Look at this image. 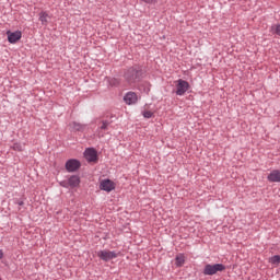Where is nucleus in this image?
Masks as SVG:
<instances>
[{"label": "nucleus", "instance_id": "1", "mask_svg": "<svg viewBox=\"0 0 280 280\" xmlns=\"http://www.w3.org/2000/svg\"><path fill=\"white\" fill-rule=\"evenodd\" d=\"M124 78L128 84H138L145 78V70L141 65H135L125 70Z\"/></svg>", "mask_w": 280, "mask_h": 280}, {"label": "nucleus", "instance_id": "2", "mask_svg": "<svg viewBox=\"0 0 280 280\" xmlns=\"http://www.w3.org/2000/svg\"><path fill=\"white\" fill-rule=\"evenodd\" d=\"M224 270H226V266H224V264H207L203 267L202 273L205 276L213 277V275H218V272H224Z\"/></svg>", "mask_w": 280, "mask_h": 280}, {"label": "nucleus", "instance_id": "3", "mask_svg": "<svg viewBox=\"0 0 280 280\" xmlns=\"http://www.w3.org/2000/svg\"><path fill=\"white\" fill-rule=\"evenodd\" d=\"M59 185L65 189H75V187H80V176L71 175L68 179L61 180Z\"/></svg>", "mask_w": 280, "mask_h": 280}, {"label": "nucleus", "instance_id": "4", "mask_svg": "<svg viewBox=\"0 0 280 280\" xmlns=\"http://www.w3.org/2000/svg\"><path fill=\"white\" fill-rule=\"evenodd\" d=\"M97 257L102 259V261H110L112 259H117L119 257V253L115 250H106L102 249L97 252Z\"/></svg>", "mask_w": 280, "mask_h": 280}, {"label": "nucleus", "instance_id": "5", "mask_svg": "<svg viewBox=\"0 0 280 280\" xmlns=\"http://www.w3.org/2000/svg\"><path fill=\"white\" fill-rule=\"evenodd\" d=\"M187 91H189V82L183 79L177 80L176 91H175L176 95H178L179 97H183V95H185Z\"/></svg>", "mask_w": 280, "mask_h": 280}, {"label": "nucleus", "instance_id": "6", "mask_svg": "<svg viewBox=\"0 0 280 280\" xmlns=\"http://www.w3.org/2000/svg\"><path fill=\"white\" fill-rule=\"evenodd\" d=\"M82 164L80 163V160L77 159H70L66 162V170L69 173L78 172Z\"/></svg>", "mask_w": 280, "mask_h": 280}, {"label": "nucleus", "instance_id": "7", "mask_svg": "<svg viewBox=\"0 0 280 280\" xmlns=\"http://www.w3.org/2000/svg\"><path fill=\"white\" fill-rule=\"evenodd\" d=\"M124 102L127 106H132L139 102V96L136 92H127L124 96Z\"/></svg>", "mask_w": 280, "mask_h": 280}, {"label": "nucleus", "instance_id": "8", "mask_svg": "<svg viewBox=\"0 0 280 280\" xmlns=\"http://www.w3.org/2000/svg\"><path fill=\"white\" fill-rule=\"evenodd\" d=\"M84 156L88 163H95L97 162V150L94 148H88L84 151Z\"/></svg>", "mask_w": 280, "mask_h": 280}, {"label": "nucleus", "instance_id": "9", "mask_svg": "<svg viewBox=\"0 0 280 280\" xmlns=\"http://www.w3.org/2000/svg\"><path fill=\"white\" fill-rule=\"evenodd\" d=\"M7 36H8V42L11 45H14V43H19V40H21V37L23 36V34L21 33V31H15V32H7Z\"/></svg>", "mask_w": 280, "mask_h": 280}, {"label": "nucleus", "instance_id": "10", "mask_svg": "<svg viewBox=\"0 0 280 280\" xmlns=\"http://www.w3.org/2000/svg\"><path fill=\"white\" fill-rule=\"evenodd\" d=\"M100 189L109 194V191H113L115 189V182L110 179H103L101 182Z\"/></svg>", "mask_w": 280, "mask_h": 280}, {"label": "nucleus", "instance_id": "11", "mask_svg": "<svg viewBox=\"0 0 280 280\" xmlns=\"http://www.w3.org/2000/svg\"><path fill=\"white\" fill-rule=\"evenodd\" d=\"M267 180L269 183H280V171L279 170L271 171L267 176Z\"/></svg>", "mask_w": 280, "mask_h": 280}, {"label": "nucleus", "instance_id": "12", "mask_svg": "<svg viewBox=\"0 0 280 280\" xmlns=\"http://www.w3.org/2000/svg\"><path fill=\"white\" fill-rule=\"evenodd\" d=\"M110 126L109 120H102V126L97 128L96 132L98 137H104V133H102V130H108V127Z\"/></svg>", "mask_w": 280, "mask_h": 280}, {"label": "nucleus", "instance_id": "13", "mask_svg": "<svg viewBox=\"0 0 280 280\" xmlns=\"http://www.w3.org/2000/svg\"><path fill=\"white\" fill-rule=\"evenodd\" d=\"M175 266L177 268H183V266H185V254H178L175 257Z\"/></svg>", "mask_w": 280, "mask_h": 280}, {"label": "nucleus", "instance_id": "14", "mask_svg": "<svg viewBox=\"0 0 280 280\" xmlns=\"http://www.w3.org/2000/svg\"><path fill=\"white\" fill-rule=\"evenodd\" d=\"M72 126V130H74V132H84V129L86 128V125H82L78 121H73L71 124Z\"/></svg>", "mask_w": 280, "mask_h": 280}, {"label": "nucleus", "instance_id": "15", "mask_svg": "<svg viewBox=\"0 0 280 280\" xmlns=\"http://www.w3.org/2000/svg\"><path fill=\"white\" fill-rule=\"evenodd\" d=\"M107 86L115 88L119 86L120 81L117 78L106 77Z\"/></svg>", "mask_w": 280, "mask_h": 280}, {"label": "nucleus", "instance_id": "16", "mask_svg": "<svg viewBox=\"0 0 280 280\" xmlns=\"http://www.w3.org/2000/svg\"><path fill=\"white\" fill-rule=\"evenodd\" d=\"M49 14L45 11H42L39 13V21L42 23V25H47V23H49Z\"/></svg>", "mask_w": 280, "mask_h": 280}, {"label": "nucleus", "instance_id": "17", "mask_svg": "<svg viewBox=\"0 0 280 280\" xmlns=\"http://www.w3.org/2000/svg\"><path fill=\"white\" fill-rule=\"evenodd\" d=\"M12 150H14L15 152H23V150H25V144L21 142H15L12 145Z\"/></svg>", "mask_w": 280, "mask_h": 280}, {"label": "nucleus", "instance_id": "18", "mask_svg": "<svg viewBox=\"0 0 280 280\" xmlns=\"http://www.w3.org/2000/svg\"><path fill=\"white\" fill-rule=\"evenodd\" d=\"M271 34H275L276 36H280V24H273L270 27Z\"/></svg>", "mask_w": 280, "mask_h": 280}, {"label": "nucleus", "instance_id": "19", "mask_svg": "<svg viewBox=\"0 0 280 280\" xmlns=\"http://www.w3.org/2000/svg\"><path fill=\"white\" fill-rule=\"evenodd\" d=\"M269 261L273 266H279V264H280V256L279 255H275L271 258H269Z\"/></svg>", "mask_w": 280, "mask_h": 280}, {"label": "nucleus", "instance_id": "20", "mask_svg": "<svg viewBox=\"0 0 280 280\" xmlns=\"http://www.w3.org/2000/svg\"><path fill=\"white\" fill-rule=\"evenodd\" d=\"M141 114L144 119H152V117H154V113H152L151 110H142Z\"/></svg>", "mask_w": 280, "mask_h": 280}, {"label": "nucleus", "instance_id": "21", "mask_svg": "<svg viewBox=\"0 0 280 280\" xmlns=\"http://www.w3.org/2000/svg\"><path fill=\"white\" fill-rule=\"evenodd\" d=\"M142 3H147L148 5H155L156 0H140Z\"/></svg>", "mask_w": 280, "mask_h": 280}, {"label": "nucleus", "instance_id": "22", "mask_svg": "<svg viewBox=\"0 0 280 280\" xmlns=\"http://www.w3.org/2000/svg\"><path fill=\"white\" fill-rule=\"evenodd\" d=\"M15 205H19V207H23V205H25V202L23 200H18V201H15Z\"/></svg>", "mask_w": 280, "mask_h": 280}, {"label": "nucleus", "instance_id": "23", "mask_svg": "<svg viewBox=\"0 0 280 280\" xmlns=\"http://www.w3.org/2000/svg\"><path fill=\"white\" fill-rule=\"evenodd\" d=\"M0 259H3V250L0 249Z\"/></svg>", "mask_w": 280, "mask_h": 280}, {"label": "nucleus", "instance_id": "24", "mask_svg": "<svg viewBox=\"0 0 280 280\" xmlns=\"http://www.w3.org/2000/svg\"><path fill=\"white\" fill-rule=\"evenodd\" d=\"M0 280H1V278H0Z\"/></svg>", "mask_w": 280, "mask_h": 280}]
</instances>
